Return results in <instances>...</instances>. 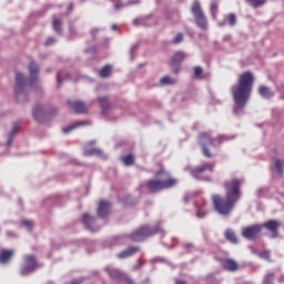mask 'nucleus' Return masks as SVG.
Returning a JSON list of instances; mask_svg holds the SVG:
<instances>
[{
    "label": "nucleus",
    "instance_id": "obj_1",
    "mask_svg": "<svg viewBox=\"0 0 284 284\" xmlns=\"http://www.w3.org/2000/svg\"><path fill=\"white\" fill-rule=\"evenodd\" d=\"M243 180L233 178L224 182L225 197L217 194L212 195L213 205L222 216L231 214L235 203L242 199Z\"/></svg>",
    "mask_w": 284,
    "mask_h": 284
},
{
    "label": "nucleus",
    "instance_id": "obj_2",
    "mask_svg": "<svg viewBox=\"0 0 284 284\" xmlns=\"http://www.w3.org/2000/svg\"><path fill=\"white\" fill-rule=\"evenodd\" d=\"M255 78L252 72H243L239 77L237 84L233 85L231 91L237 110H243L251 97Z\"/></svg>",
    "mask_w": 284,
    "mask_h": 284
},
{
    "label": "nucleus",
    "instance_id": "obj_3",
    "mask_svg": "<svg viewBox=\"0 0 284 284\" xmlns=\"http://www.w3.org/2000/svg\"><path fill=\"white\" fill-rule=\"evenodd\" d=\"M155 176H162L163 180H149L146 182V187L149 192L155 193L161 192V190H170L171 187H175V185L178 184V180L175 178H172L171 174L164 169L158 171L155 173Z\"/></svg>",
    "mask_w": 284,
    "mask_h": 284
},
{
    "label": "nucleus",
    "instance_id": "obj_4",
    "mask_svg": "<svg viewBox=\"0 0 284 284\" xmlns=\"http://www.w3.org/2000/svg\"><path fill=\"white\" fill-rule=\"evenodd\" d=\"M227 138L225 135H219L215 139H212V136L206 133V132H202L199 134V144L202 148V152L204 154V156L206 158H212L213 153L210 151L207 145H215V144H222L224 141H226Z\"/></svg>",
    "mask_w": 284,
    "mask_h": 284
},
{
    "label": "nucleus",
    "instance_id": "obj_5",
    "mask_svg": "<svg viewBox=\"0 0 284 284\" xmlns=\"http://www.w3.org/2000/svg\"><path fill=\"white\" fill-rule=\"evenodd\" d=\"M158 232H160V229L158 226L143 225L136 229L135 231H133L129 236V239L134 243H138L139 241H144V239L154 236V234H158Z\"/></svg>",
    "mask_w": 284,
    "mask_h": 284
},
{
    "label": "nucleus",
    "instance_id": "obj_6",
    "mask_svg": "<svg viewBox=\"0 0 284 284\" xmlns=\"http://www.w3.org/2000/svg\"><path fill=\"white\" fill-rule=\"evenodd\" d=\"M191 12L193 13V16L195 18V22H196L197 27H200L201 29H206L207 28V20H206V17H205V14L202 10L200 1L195 0L192 3Z\"/></svg>",
    "mask_w": 284,
    "mask_h": 284
},
{
    "label": "nucleus",
    "instance_id": "obj_7",
    "mask_svg": "<svg viewBox=\"0 0 284 284\" xmlns=\"http://www.w3.org/2000/svg\"><path fill=\"white\" fill-rule=\"evenodd\" d=\"M38 267L39 265L37 264V257H34V255H26L24 263L20 267V274L22 276H28L34 273V271H37Z\"/></svg>",
    "mask_w": 284,
    "mask_h": 284
},
{
    "label": "nucleus",
    "instance_id": "obj_8",
    "mask_svg": "<svg viewBox=\"0 0 284 284\" xmlns=\"http://www.w3.org/2000/svg\"><path fill=\"white\" fill-rule=\"evenodd\" d=\"M261 232L262 225L254 224L252 226L244 227L242 230V236H244V239H247L248 241H255L256 239H258Z\"/></svg>",
    "mask_w": 284,
    "mask_h": 284
},
{
    "label": "nucleus",
    "instance_id": "obj_9",
    "mask_svg": "<svg viewBox=\"0 0 284 284\" xmlns=\"http://www.w3.org/2000/svg\"><path fill=\"white\" fill-rule=\"evenodd\" d=\"M26 78L22 73L16 74V98L19 100L26 98Z\"/></svg>",
    "mask_w": 284,
    "mask_h": 284
},
{
    "label": "nucleus",
    "instance_id": "obj_10",
    "mask_svg": "<svg viewBox=\"0 0 284 284\" xmlns=\"http://www.w3.org/2000/svg\"><path fill=\"white\" fill-rule=\"evenodd\" d=\"M214 163H204L203 165L192 169L190 172L194 179L202 181L204 172H214Z\"/></svg>",
    "mask_w": 284,
    "mask_h": 284
},
{
    "label": "nucleus",
    "instance_id": "obj_11",
    "mask_svg": "<svg viewBox=\"0 0 284 284\" xmlns=\"http://www.w3.org/2000/svg\"><path fill=\"white\" fill-rule=\"evenodd\" d=\"M221 263L222 268L225 272H230V273H236L240 271V265L237 264V262L233 258H220L219 260Z\"/></svg>",
    "mask_w": 284,
    "mask_h": 284
},
{
    "label": "nucleus",
    "instance_id": "obj_12",
    "mask_svg": "<svg viewBox=\"0 0 284 284\" xmlns=\"http://www.w3.org/2000/svg\"><path fill=\"white\" fill-rule=\"evenodd\" d=\"M104 271L109 274L110 278L113 281H122L125 280V273L118 270L113 268L111 266H106Z\"/></svg>",
    "mask_w": 284,
    "mask_h": 284
},
{
    "label": "nucleus",
    "instance_id": "obj_13",
    "mask_svg": "<svg viewBox=\"0 0 284 284\" xmlns=\"http://www.w3.org/2000/svg\"><path fill=\"white\" fill-rule=\"evenodd\" d=\"M186 58L185 53L183 52H175L171 59V67H175L174 73L180 72V67H178L184 59Z\"/></svg>",
    "mask_w": 284,
    "mask_h": 284
},
{
    "label": "nucleus",
    "instance_id": "obj_14",
    "mask_svg": "<svg viewBox=\"0 0 284 284\" xmlns=\"http://www.w3.org/2000/svg\"><path fill=\"white\" fill-rule=\"evenodd\" d=\"M68 104L75 113L83 114L88 112V106L81 101H68Z\"/></svg>",
    "mask_w": 284,
    "mask_h": 284
},
{
    "label": "nucleus",
    "instance_id": "obj_15",
    "mask_svg": "<svg viewBox=\"0 0 284 284\" xmlns=\"http://www.w3.org/2000/svg\"><path fill=\"white\" fill-rule=\"evenodd\" d=\"M12 256H14V251L12 250H1L0 251V264L8 265L10 261H12Z\"/></svg>",
    "mask_w": 284,
    "mask_h": 284
},
{
    "label": "nucleus",
    "instance_id": "obj_16",
    "mask_svg": "<svg viewBox=\"0 0 284 284\" xmlns=\"http://www.w3.org/2000/svg\"><path fill=\"white\" fill-rule=\"evenodd\" d=\"M110 207L111 204L109 202L100 201L98 205V216H100V219H105L110 212Z\"/></svg>",
    "mask_w": 284,
    "mask_h": 284
},
{
    "label": "nucleus",
    "instance_id": "obj_17",
    "mask_svg": "<svg viewBox=\"0 0 284 284\" xmlns=\"http://www.w3.org/2000/svg\"><path fill=\"white\" fill-rule=\"evenodd\" d=\"M281 223L276 220H270L267 222H265L262 227H266V230H270V232H272L276 239V236H278V227H280Z\"/></svg>",
    "mask_w": 284,
    "mask_h": 284
},
{
    "label": "nucleus",
    "instance_id": "obj_18",
    "mask_svg": "<svg viewBox=\"0 0 284 284\" xmlns=\"http://www.w3.org/2000/svg\"><path fill=\"white\" fill-rule=\"evenodd\" d=\"M98 101L100 103L101 110H102V114L106 115L112 106L110 100L108 97L105 95H101L98 98Z\"/></svg>",
    "mask_w": 284,
    "mask_h": 284
},
{
    "label": "nucleus",
    "instance_id": "obj_19",
    "mask_svg": "<svg viewBox=\"0 0 284 284\" xmlns=\"http://www.w3.org/2000/svg\"><path fill=\"white\" fill-rule=\"evenodd\" d=\"M139 247L138 246H130L126 250L120 252L118 254V258L123 260V258H129V256H133V254H136V252H139Z\"/></svg>",
    "mask_w": 284,
    "mask_h": 284
},
{
    "label": "nucleus",
    "instance_id": "obj_20",
    "mask_svg": "<svg viewBox=\"0 0 284 284\" xmlns=\"http://www.w3.org/2000/svg\"><path fill=\"white\" fill-rule=\"evenodd\" d=\"M33 118L38 122H45V112L43 111V106H36V109L33 110Z\"/></svg>",
    "mask_w": 284,
    "mask_h": 284
},
{
    "label": "nucleus",
    "instance_id": "obj_21",
    "mask_svg": "<svg viewBox=\"0 0 284 284\" xmlns=\"http://www.w3.org/2000/svg\"><path fill=\"white\" fill-rule=\"evenodd\" d=\"M236 22H237L236 16L234 13H230L224 17V22H220L219 26L224 27L227 23L230 27H234Z\"/></svg>",
    "mask_w": 284,
    "mask_h": 284
},
{
    "label": "nucleus",
    "instance_id": "obj_22",
    "mask_svg": "<svg viewBox=\"0 0 284 284\" xmlns=\"http://www.w3.org/2000/svg\"><path fill=\"white\" fill-rule=\"evenodd\" d=\"M29 72L31 80H37V75H39V64H37L34 61H31L29 64Z\"/></svg>",
    "mask_w": 284,
    "mask_h": 284
},
{
    "label": "nucleus",
    "instance_id": "obj_23",
    "mask_svg": "<svg viewBox=\"0 0 284 284\" xmlns=\"http://www.w3.org/2000/svg\"><path fill=\"white\" fill-rule=\"evenodd\" d=\"M82 221H83V225H85L87 230H91V232H93L92 223H94V217L90 216L88 213H84L82 215Z\"/></svg>",
    "mask_w": 284,
    "mask_h": 284
},
{
    "label": "nucleus",
    "instance_id": "obj_24",
    "mask_svg": "<svg viewBox=\"0 0 284 284\" xmlns=\"http://www.w3.org/2000/svg\"><path fill=\"white\" fill-rule=\"evenodd\" d=\"M225 239H226V241H229L233 245H237V243H239L237 236L235 235V233L231 229H227L225 231Z\"/></svg>",
    "mask_w": 284,
    "mask_h": 284
},
{
    "label": "nucleus",
    "instance_id": "obj_25",
    "mask_svg": "<svg viewBox=\"0 0 284 284\" xmlns=\"http://www.w3.org/2000/svg\"><path fill=\"white\" fill-rule=\"evenodd\" d=\"M275 170L280 176H283L284 174V161L281 159H275Z\"/></svg>",
    "mask_w": 284,
    "mask_h": 284
},
{
    "label": "nucleus",
    "instance_id": "obj_26",
    "mask_svg": "<svg viewBox=\"0 0 284 284\" xmlns=\"http://www.w3.org/2000/svg\"><path fill=\"white\" fill-rule=\"evenodd\" d=\"M111 72H112V65L110 64H106L104 65L100 71H99V74L101 78H108L111 75Z\"/></svg>",
    "mask_w": 284,
    "mask_h": 284
},
{
    "label": "nucleus",
    "instance_id": "obj_27",
    "mask_svg": "<svg viewBox=\"0 0 284 284\" xmlns=\"http://www.w3.org/2000/svg\"><path fill=\"white\" fill-rule=\"evenodd\" d=\"M258 92L262 97L268 99L271 97H273V92L271 91L270 88L267 87H264V85H261L260 89H258Z\"/></svg>",
    "mask_w": 284,
    "mask_h": 284
},
{
    "label": "nucleus",
    "instance_id": "obj_28",
    "mask_svg": "<svg viewBox=\"0 0 284 284\" xmlns=\"http://www.w3.org/2000/svg\"><path fill=\"white\" fill-rule=\"evenodd\" d=\"M121 161L126 165V166H130V165H133L134 162H135V158L133 154H126L124 156L121 158Z\"/></svg>",
    "mask_w": 284,
    "mask_h": 284
},
{
    "label": "nucleus",
    "instance_id": "obj_29",
    "mask_svg": "<svg viewBox=\"0 0 284 284\" xmlns=\"http://www.w3.org/2000/svg\"><path fill=\"white\" fill-rule=\"evenodd\" d=\"M210 11L212 13V18L214 20H216V16H217V12H219V3L215 0L211 1Z\"/></svg>",
    "mask_w": 284,
    "mask_h": 284
},
{
    "label": "nucleus",
    "instance_id": "obj_30",
    "mask_svg": "<svg viewBox=\"0 0 284 284\" xmlns=\"http://www.w3.org/2000/svg\"><path fill=\"white\" fill-rule=\"evenodd\" d=\"M85 124H87L85 121H78V122H74L72 125H70V126H68V128H64V129H63V132H64L65 134H68V133H70L72 130H74V129H77V128H79V126H81V125H85Z\"/></svg>",
    "mask_w": 284,
    "mask_h": 284
},
{
    "label": "nucleus",
    "instance_id": "obj_31",
    "mask_svg": "<svg viewBox=\"0 0 284 284\" xmlns=\"http://www.w3.org/2000/svg\"><path fill=\"white\" fill-rule=\"evenodd\" d=\"M21 129V124L20 123H14L12 131L10 133L9 140H8V144H12V139L14 138V134H17L18 130Z\"/></svg>",
    "mask_w": 284,
    "mask_h": 284
},
{
    "label": "nucleus",
    "instance_id": "obj_32",
    "mask_svg": "<svg viewBox=\"0 0 284 284\" xmlns=\"http://www.w3.org/2000/svg\"><path fill=\"white\" fill-rule=\"evenodd\" d=\"M63 24V22H61V19H57V17H53V30L57 33H61V26Z\"/></svg>",
    "mask_w": 284,
    "mask_h": 284
},
{
    "label": "nucleus",
    "instance_id": "obj_33",
    "mask_svg": "<svg viewBox=\"0 0 284 284\" xmlns=\"http://www.w3.org/2000/svg\"><path fill=\"white\" fill-rule=\"evenodd\" d=\"M253 8L262 7L266 3V0H246Z\"/></svg>",
    "mask_w": 284,
    "mask_h": 284
},
{
    "label": "nucleus",
    "instance_id": "obj_34",
    "mask_svg": "<svg viewBox=\"0 0 284 284\" xmlns=\"http://www.w3.org/2000/svg\"><path fill=\"white\" fill-rule=\"evenodd\" d=\"M161 84L163 85H171V84H174L176 81L174 79H172L171 77L169 75H165L161 79Z\"/></svg>",
    "mask_w": 284,
    "mask_h": 284
},
{
    "label": "nucleus",
    "instance_id": "obj_35",
    "mask_svg": "<svg viewBox=\"0 0 284 284\" xmlns=\"http://www.w3.org/2000/svg\"><path fill=\"white\" fill-rule=\"evenodd\" d=\"M205 214H207V209H206V204L204 203L202 206L197 207V212L196 215L202 219L203 216H205Z\"/></svg>",
    "mask_w": 284,
    "mask_h": 284
},
{
    "label": "nucleus",
    "instance_id": "obj_36",
    "mask_svg": "<svg viewBox=\"0 0 284 284\" xmlns=\"http://www.w3.org/2000/svg\"><path fill=\"white\" fill-rule=\"evenodd\" d=\"M274 280V274L273 273H268L266 274L264 281H263V284H272Z\"/></svg>",
    "mask_w": 284,
    "mask_h": 284
},
{
    "label": "nucleus",
    "instance_id": "obj_37",
    "mask_svg": "<svg viewBox=\"0 0 284 284\" xmlns=\"http://www.w3.org/2000/svg\"><path fill=\"white\" fill-rule=\"evenodd\" d=\"M102 153V151L98 150V149H93L91 151H85L84 154L87 156H90V155H100Z\"/></svg>",
    "mask_w": 284,
    "mask_h": 284
},
{
    "label": "nucleus",
    "instance_id": "obj_38",
    "mask_svg": "<svg viewBox=\"0 0 284 284\" xmlns=\"http://www.w3.org/2000/svg\"><path fill=\"white\" fill-rule=\"evenodd\" d=\"M202 73H203V70L201 67H195L194 68V75L196 79H201L202 78Z\"/></svg>",
    "mask_w": 284,
    "mask_h": 284
},
{
    "label": "nucleus",
    "instance_id": "obj_39",
    "mask_svg": "<svg viewBox=\"0 0 284 284\" xmlns=\"http://www.w3.org/2000/svg\"><path fill=\"white\" fill-rule=\"evenodd\" d=\"M261 258H264L265 261H271V253L270 251H263L260 253Z\"/></svg>",
    "mask_w": 284,
    "mask_h": 284
},
{
    "label": "nucleus",
    "instance_id": "obj_40",
    "mask_svg": "<svg viewBox=\"0 0 284 284\" xmlns=\"http://www.w3.org/2000/svg\"><path fill=\"white\" fill-rule=\"evenodd\" d=\"M182 41H183V34H182V33H178V34L175 36V38L173 39L172 43H173V44H179V43H181Z\"/></svg>",
    "mask_w": 284,
    "mask_h": 284
},
{
    "label": "nucleus",
    "instance_id": "obj_41",
    "mask_svg": "<svg viewBox=\"0 0 284 284\" xmlns=\"http://www.w3.org/2000/svg\"><path fill=\"white\" fill-rule=\"evenodd\" d=\"M54 42H57V40H54V38H49V39H47L44 45L50 47V45L54 44Z\"/></svg>",
    "mask_w": 284,
    "mask_h": 284
},
{
    "label": "nucleus",
    "instance_id": "obj_42",
    "mask_svg": "<svg viewBox=\"0 0 284 284\" xmlns=\"http://www.w3.org/2000/svg\"><path fill=\"white\" fill-rule=\"evenodd\" d=\"M172 17L175 18V19L169 18L171 21H173V22H179L180 21V14L179 13L173 12Z\"/></svg>",
    "mask_w": 284,
    "mask_h": 284
},
{
    "label": "nucleus",
    "instance_id": "obj_43",
    "mask_svg": "<svg viewBox=\"0 0 284 284\" xmlns=\"http://www.w3.org/2000/svg\"><path fill=\"white\" fill-rule=\"evenodd\" d=\"M61 79H63V73L59 72L57 75L58 84L61 85Z\"/></svg>",
    "mask_w": 284,
    "mask_h": 284
},
{
    "label": "nucleus",
    "instance_id": "obj_44",
    "mask_svg": "<svg viewBox=\"0 0 284 284\" xmlns=\"http://www.w3.org/2000/svg\"><path fill=\"white\" fill-rule=\"evenodd\" d=\"M122 281H123L125 284H134V282H133L131 278L126 277V275H125V278H123Z\"/></svg>",
    "mask_w": 284,
    "mask_h": 284
},
{
    "label": "nucleus",
    "instance_id": "obj_45",
    "mask_svg": "<svg viewBox=\"0 0 284 284\" xmlns=\"http://www.w3.org/2000/svg\"><path fill=\"white\" fill-rule=\"evenodd\" d=\"M23 225L26 227H29V230H30V227H32V222L31 221H23Z\"/></svg>",
    "mask_w": 284,
    "mask_h": 284
},
{
    "label": "nucleus",
    "instance_id": "obj_46",
    "mask_svg": "<svg viewBox=\"0 0 284 284\" xmlns=\"http://www.w3.org/2000/svg\"><path fill=\"white\" fill-rule=\"evenodd\" d=\"M71 284H82V280H74L71 282Z\"/></svg>",
    "mask_w": 284,
    "mask_h": 284
},
{
    "label": "nucleus",
    "instance_id": "obj_47",
    "mask_svg": "<svg viewBox=\"0 0 284 284\" xmlns=\"http://www.w3.org/2000/svg\"><path fill=\"white\" fill-rule=\"evenodd\" d=\"M175 284H186V282H185V281L178 280V281L175 282Z\"/></svg>",
    "mask_w": 284,
    "mask_h": 284
},
{
    "label": "nucleus",
    "instance_id": "obj_48",
    "mask_svg": "<svg viewBox=\"0 0 284 284\" xmlns=\"http://www.w3.org/2000/svg\"><path fill=\"white\" fill-rule=\"evenodd\" d=\"M139 19H135L134 21H133V23L135 24V26H139Z\"/></svg>",
    "mask_w": 284,
    "mask_h": 284
},
{
    "label": "nucleus",
    "instance_id": "obj_49",
    "mask_svg": "<svg viewBox=\"0 0 284 284\" xmlns=\"http://www.w3.org/2000/svg\"><path fill=\"white\" fill-rule=\"evenodd\" d=\"M112 29H113V30H116V26H112Z\"/></svg>",
    "mask_w": 284,
    "mask_h": 284
},
{
    "label": "nucleus",
    "instance_id": "obj_50",
    "mask_svg": "<svg viewBox=\"0 0 284 284\" xmlns=\"http://www.w3.org/2000/svg\"><path fill=\"white\" fill-rule=\"evenodd\" d=\"M120 8V6L119 4H115V9H119Z\"/></svg>",
    "mask_w": 284,
    "mask_h": 284
},
{
    "label": "nucleus",
    "instance_id": "obj_51",
    "mask_svg": "<svg viewBox=\"0 0 284 284\" xmlns=\"http://www.w3.org/2000/svg\"><path fill=\"white\" fill-rule=\"evenodd\" d=\"M67 79H70V74H67Z\"/></svg>",
    "mask_w": 284,
    "mask_h": 284
},
{
    "label": "nucleus",
    "instance_id": "obj_52",
    "mask_svg": "<svg viewBox=\"0 0 284 284\" xmlns=\"http://www.w3.org/2000/svg\"><path fill=\"white\" fill-rule=\"evenodd\" d=\"M275 153L277 154V149H275Z\"/></svg>",
    "mask_w": 284,
    "mask_h": 284
}]
</instances>
